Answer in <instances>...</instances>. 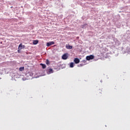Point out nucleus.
<instances>
[{
  "label": "nucleus",
  "instance_id": "6",
  "mask_svg": "<svg viewBox=\"0 0 130 130\" xmlns=\"http://www.w3.org/2000/svg\"><path fill=\"white\" fill-rule=\"evenodd\" d=\"M22 48H25V45H22V44H20L19 45V47H18V49H22Z\"/></svg>",
  "mask_w": 130,
  "mask_h": 130
},
{
  "label": "nucleus",
  "instance_id": "10",
  "mask_svg": "<svg viewBox=\"0 0 130 130\" xmlns=\"http://www.w3.org/2000/svg\"><path fill=\"white\" fill-rule=\"evenodd\" d=\"M46 64H47L48 66L50 64V62H49V60L48 59H47L46 61Z\"/></svg>",
  "mask_w": 130,
  "mask_h": 130
},
{
  "label": "nucleus",
  "instance_id": "11",
  "mask_svg": "<svg viewBox=\"0 0 130 130\" xmlns=\"http://www.w3.org/2000/svg\"><path fill=\"white\" fill-rule=\"evenodd\" d=\"M19 71L20 72H22V71H24V67H21L19 68Z\"/></svg>",
  "mask_w": 130,
  "mask_h": 130
},
{
  "label": "nucleus",
  "instance_id": "4",
  "mask_svg": "<svg viewBox=\"0 0 130 130\" xmlns=\"http://www.w3.org/2000/svg\"><path fill=\"white\" fill-rule=\"evenodd\" d=\"M75 63H79L80 62V59L78 58H75L74 60Z\"/></svg>",
  "mask_w": 130,
  "mask_h": 130
},
{
  "label": "nucleus",
  "instance_id": "1",
  "mask_svg": "<svg viewBox=\"0 0 130 130\" xmlns=\"http://www.w3.org/2000/svg\"><path fill=\"white\" fill-rule=\"evenodd\" d=\"M94 59V56L93 55H90L89 56H86L87 60H90V59Z\"/></svg>",
  "mask_w": 130,
  "mask_h": 130
},
{
  "label": "nucleus",
  "instance_id": "2",
  "mask_svg": "<svg viewBox=\"0 0 130 130\" xmlns=\"http://www.w3.org/2000/svg\"><path fill=\"white\" fill-rule=\"evenodd\" d=\"M53 44H54V42H49L47 43V47H49V46H51V45H53Z\"/></svg>",
  "mask_w": 130,
  "mask_h": 130
},
{
  "label": "nucleus",
  "instance_id": "3",
  "mask_svg": "<svg viewBox=\"0 0 130 130\" xmlns=\"http://www.w3.org/2000/svg\"><path fill=\"white\" fill-rule=\"evenodd\" d=\"M68 57H69L68 56V54H64L62 56V59H68Z\"/></svg>",
  "mask_w": 130,
  "mask_h": 130
},
{
  "label": "nucleus",
  "instance_id": "5",
  "mask_svg": "<svg viewBox=\"0 0 130 130\" xmlns=\"http://www.w3.org/2000/svg\"><path fill=\"white\" fill-rule=\"evenodd\" d=\"M66 48L67 49H72L73 48V46H70V44L66 45Z\"/></svg>",
  "mask_w": 130,
  "mask_h": 130
},
{
  "label": "nucleus",
  "instance_id": "12",
  "mask_svg": "<svg viewBox=\"0 0 130 130\" xmlns=\"http://www.w3.org/2000/svg\"><path fill=\"white\" fill-rule=\"evenodd\" d=\"M70 68H73L74 67V63L73 62L70 63Z\"/></svg>",
  "mask_w": 130,
  "mask_h": 130
},
{
  "label": "nucleus",
  "instance_id": "9",
  "mask_svg": "<svg viewBox=\"0 0 130 130\" xmlns=\"http://www.w3.org/2000/svg\"><path fill=\"white\" fill-rule=\"evenodd\" d=\"M40 66H42V67L43 69H45L46 68V65H45L43 63H41Z\"/></svg>",
  "mask_w": 130,
  "mask_h": 130
},
{
  "label": "nucleus",
  "instance_id": "8",
  "mask_svg": "<svg viewBox=\"0 0 130 130\" xmlns=\"http://www.w3.org/2000/svg\"><path fill=\"white\" fill-rule=\"evenodd\" d=\"M38 42H39L38 40H34L33 41V44H34V45H36V44H37Z\"/></svg>",
  "mask_w": 130,
  "mask_h": 130
},
{
  "label": "nucleus",
  "instance_id": "7",
  "mask_svg": "<svg viewBox=\"0 0 130 130\" xmlns=\"http://www.w3.org/2000/svg\"><path fill=\"white\" fill-rule=\"evenodd\" d=\"M52 73H53V70H52V69H49L48 72V75H49L50 74H52Z\"/></svg>",
  "mask_w": 130,
  "mask_h": 130
}]
</instances>
